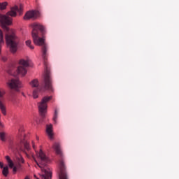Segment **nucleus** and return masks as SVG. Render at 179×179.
<instances>
[{
  "label": "nucleus",
  "instance_id": "f257e3e1",
  "mask_svg": "<svg viewBox=\"0 0 179 179\" xmlns=\"http://www.w3.org/2000/svg\"><path fill=\"white\" fill-rule=\"evenodd\" d=\"M19 12L20 15H22L23 12V6L20 5V8L17 6L12 7L10 10L6 14H0V26L3 29L6 38V43L7 47H8L10 52L15 54L17 51V37L15 34V31L10 29L9 26H12V22L16 16V13Z\"/></svg>",
  "mask_w": 179,
  "mask_h": 179
},
{
  "label": "nucleus",
  "instance_id": "f03ea898",
  "mask_svg": "<svg viewBox=\"0 0 179 179\" xmlns=\"http://www.w3.org/2000/svg\"><path fill=\"white\" fill-rule=\"evenodd\" d=\"M44 34H45V28L44 26L40 24H34L32 31V38L34 44L39 45L41 48L42 57L44 60L45 65V75H44V85L45 88L47 90L52 92V79L51 78V74L48 66H47V57H48V45L45 43V39L44 38Z\"/></svg>",
  "mask_w": 179,
  "mask_h": 179
},
{
  "label": "nucleus",
  "instance_id": "7ed1b4c3",
  "mask_svg": "<svg viewBox=\"0 0 179 179\" xmlns=\"http://www.w3.org/2000/svg\"><path fill=\"white\" fill-rule=\"evenodd\" d=\"M36 156L38 157V162L35 159L37 167H39L41 170V173L40 177L41 179H51L52 177V173L51 169L47 166V163L50 162L48 157L43 152L41 149L38 152H36Z\"/></svg>",
  "mask_w": 179,
  "mask_h": 179
},
{
  "label": "nucleus",
  "instance_id": "20e7f679",
  "mask_svg": "<svg viewBox=\"0 0 179 179\" xmlns=\"http://www.w3.org/2000/svg\"><path fill=\"white\" fill-rule=\"evenodd\" d=\"M53 149L55 151L56 155L59 156V179H68V175L66 174V171L65 170V164L64 163V157L62 155V151H61V145L59 143H55Z\"/></svg>",
  "mask_w": 179,
  "mask_h": 179
},
{
  "label": "nucleus",
  "instance_id": "39448f33",
  "mask_svg": "<svg viewBox=\"0 0 179 179\" xmlns=\"http://www.w3.org/2000/svg\"><path fill=\"white\" fill-rule=\"evenodd\" d=\"M52 99V96H45L42 99L41 102L38 103L39 113L43 118L45 117V113H47V102L50 101Z\"/></svg>",
  "mask_w": 179,
  "mask_h": 179
},
{
  "label": "nucleus",
  "instance_id": "423d86ee",
  "mask_svg": "<svg viewBox=\"0 0 179 179\" xmlns=\"http://www.w3.org/2000/svg\"><path fill=\"white\" fill-rule=\"evenodd\" d=\"M20 66L17 69V73L24 76L27 73V67L29 66V61L21 59L19 62Z\"/></svg>",
  "mask_w": 179,
  "mask_h": 179
},
{
  "label": "nucleus",
  "instance_id": "0eeeda50",
  "mask_svg": "<svg viewBox=\"0 0 179 179\" xmlns=\"http://www.w3.org/2000/svg\"><path fill=\"white\" fill-rule=\"evenodd\" d=\"M7 86L13 90H19L22 87V83L17 78H13L7 82Z\"/></svg>",
  "mask_w": 179,
  "mask_h": 179
},
{
  "label": "nucleus",
  "instance_id": "6e6552de",
  "mask_svg": "<svg viewBox=\"0 0 179 179\" xmlns=\"http://www.w3.org/2000/svg\"><path fill=\"white\" fill-rule=\"evenodd\" d=\"M40 16V12L36 10H31L26 13L24 16V20H29V19H37Z\"/></svg>",
  "mask_w": 179,
  "mask_h": 179
},
{
  "label": "nucleus",
  "instance_id": "1a4fd4ad",
  "mask_svg": "<svg viewBox=\"0 0 179 179\" xmlns=\"http://www.w3.org/2000/svg\"><path fill=\"white\" fill-rule=\"evenodd\" d=\"M6 160H7V163L9 166L10 169H13V171L14 174H16V171H17V169H20L19 166H14L15 164H13V161L10 159V157L9 156H6Z\"/></svg>",
  "mask_w": 179,
  "mask_h": 179
},
{
  "label": "nucleus",
  "instance_id": "9d476101",
  "mask_svg": "<svg viewBox=\"0 0 179 179\" xmlns=\"http://www.w3.org/2000/svg\"><path fill=\"white\" fill-rule=\"evenodd\" d=\"M46 134L49 136L50 139H53L54 133L52 132V124H48L46 126Z\"/></svg>",
  "mask_w": 179,
  "mask_h": 179
},
{
  "label": "nucleus",
  "instance_id": "9b49d317",
  "mask_svg": "<svg viewBox=\"0 0 179 179\" xmlns=\"http://www.w3.org/2000/svg\"><path fill=\"white\" fill-rule=\"evenodd\" d=\"M0 110L3 115H6V106L0 101Z\"/></svg>",
  "mask_w": 179,
  "mask_h": 179
},
{
  "label": "nucleus",
  "instance_id": "f8f14e48",
  "mask_svg": "<svg viewBox=\"0 0 179 179\" xmlns=\"http://www.w3.org/2000/svg\"><path fill=\"white\" fill-rule=\"evenodd\" d=\"M30 85L31 87H38L40 83H38V80L34 79L32 81L30 82Z\"/></svg>",
  "mask_w": 179,
  "mask_h": 179
},
{
  "label": "nucleus",
  "instance_id": "ddd939ff",
  "mask_svg": "<svg viewBox=\"0 0 179 179\" xmlns=\"http://www.w3.org/2000/svg\"><path fill=\"white\" fill-rule=\"evenodd\" d=\"M2 174L4 177H8V174H9V167L8 166L3 168Z\"/></svg>",
  "mask_w": 179,
  "mask_h": 179
},
{
  "label": "nucleus",
  "instance_id": "4468645a",
  "mask_svg": "<svg viewBox=\"0 0 179 179\" xmlns=\"http://www.w3.org/2000/svg\"><path fill=\"white\" fill-rule=\"evenodd\" d=\"M41 89L37 88L36 90H34L33 92V97L34 99H37L38 97V92H40Z\"/></svg>",
  "mask_w": 179,
  "mask_h": 179
},
{
  "label": "nucleus",
  "instance_id": "2eb2a0df",
  "mask_svg": "<svg viewBox=\"0 0 179 179\" xmlns=\"http://www.w3.org/2000/svg\"><path fill=\"white\" fill-rule=\"evenodd\" d=\"M17 160L18 162L17 167H22V164H20V163H24V159H23L22 156H20V157H17Z\"/></svg>",
  "mask_w": 179,
  "mask_h": 179
},
{
  "label": "nucleus",
  "instance_id": "dca6fc26",
  "mask_svg": "<svg viewBox=\"0 0 179 179\" xmlns=\"http://www.w3.org/2000/svg\"><path fill=\"white\" fill-rule=\"evenodd\" d=\"M26 45L29 47L31 50H34V46L31 45V41L28 40L26 42Z\"/></svg>",
  "mask_w": 179,
  "mask_h": 179
},
{
  "label": "nucleus",
  "instance_id": "f3484780",
  "mask_svg": "<svg viewBox=\"0 0 179 179\" xmlns=\"http://www.w3.org/2000/svg\"><path fill=\"white\" fill-rule=\"evenodd\" d=\"M0 139L2 142H5V141H6L5 132H0Z\"/></svg>",
  "mask_w": 179,
  "mask_h": 179
},
{
  "label": "nucleus",
  "instance_id": "a211bd4d",
  "mask_svg": "<svg viewBox=\"0 0 179 179\" xmlns=\"http://www.w3.org/2000/svg\"><path fill=\"white\" fill-rule=\"evenodd\" d=\"M6 6H8V3H0V9L3 10V9H6Z\"/></svg>",
  "mask_w": 179,
  "mask_h": 179
},
{
  "label": "nucleus",
  "instance_id": "6ab92c4d",
  "mask_svg": "<svg viewBox=\"0 0 179 179\" xmlns=\"http://www.w3.org/2000/svg\"><path fill=\"white\" fill-rule=\"evenodd\" d=\"M58 119V110H55V114L53 117V121L54 122H57V120Z\"/></svg>",
  "mask_w": 179,
  "mask_h": 179
},
{
  "label": "nucleus",
  "instance_id": "aec40b11",
  "mask_svg": "<svg viewBox=\"0 0 179 179\" xmlns=\"http://www.w3.org/2000/svg\"><path fill=\"white\" fill-rule=\"evenodd\" d=\"M5 95V90L0 89V97H3Z\"/></svg>",
  "mask_w": 179,
  "mask_h": 179
},
{
  "label": "nucleus",
  "instance_id": "412c9836",
  "mask_svg": "<svg viewBox=\"0 0 179 179\" xmlns=\"http://www.w3.org/2000/svg\"><path fill=\"white\" fill-rule=\"evenodd\" d=\"M24 146L27 150H29L30 149V147H29L28 143H24Z\"/></svg>",
  "mask_w": 179,
  "mask_h": 179
},
{
  "label": "nucleus",
  "instance_id": "4be33fe9",
  "mask_svg": "<svg viewBox=\"0 0 179 179\" xmlns=\"http://www.w3.org/2000/svg\"><path fill=\"white\" fill-rule=\"evenodd\" d=\"M0 59L3 61V62H6L8 61V58H6V57H1Z\"/></svg>",
  "mask_w": 179,
  "mask_h": 179
},
{
  "label": "nucleus",
  "instance_id": "5701e85b",
  "mask_svg": "<svg viewBox=\"0 0 179 179\" xmlns=\"http://www.w3.org/2000/svg\"><path fill=\"white\" fill-rule=\"evenodd\" d=\"M10 148L12 149V150H15V144H13V143H10Z\"/></svg>",
  "mask_w": 179,
  "mask_h": 179
},
{
  "label": "nucleus",
  "instance_id": "b1692460",
  "mask_svg": "<svg viewBox=\"0 0 179 179\" xmlns=\"http://www.w3.org/2000/svg\"><path fill=\"white\" fill-rule=\"evenodd\" d=\"M13 72H15V71H13V70H8V73L9 75H13Z\"/></svg>",
  "mask_w": 179,
  "mask_h": 179
},
{
  "label": "nucleus",
  "instance_id": "393cba45",
  "mask_svg": "<svg viewBox=\"0 0 179 179\" xmlns=\"http://www.w3.org/2000/svg\"><path fill=\"white\" fill-rule=\"evenodd\" d=\"M0 127L1 128H5V124H3V123L0 122Z\"/></svg>",
  "mask_w": 179,
  "mask_h": 179
},
{
  "label": "nucleus",
  "instance_id": "a878e982",
  "mask_svg": "<svg viewBox=\"0 0 179 179\" xmlns=\"http://www.w3.org/2000/svg\"><path fill=\"white\" fill-rule=\"evenodd\" d=\"M0 167H1V169H3V164H2L1 162H0Z\"/></svg>",
  "mask_w": 179,
  "mask_h": 179
},
{
  "label": "nucleus",
  "instance_id": "bb28decb",
  "mask_svg": "<svg viewBox=\"0 0 179 179\" xmlns=\"http://www.w3.org/2000/svg\"><path fill=\"white\" fill-rule=\"evenodd\" d=\"M24 179H30V178H29V176H26Z\"/></svg>",
  "mask_w": 179,
  "mask_h": 179
},
{
  "label": "nucleus",
  "instance_id": "cd10ccee",
  "mask_svg": "<svg viewBox=\"0 0 179 179\" xmlns=\"http://www.w3.org/2000/svg\"><path fill=\"white\" fill-rule=\"evenodd\" d=\"M20 131H23V129H19V132H20Z\"/></svg>",
  "mask_w": 179,
  "mask_h": 179
},
{
  "label": "nucleus",
  "instance_id": "c85d7f7f",
  "mask_svg": "<svg viewBox=\"0 0 179 179\" xmlns=\"http://www.w3.org/2000/svg\"><path fill=\"white\" fill-rule=\"evenodd\" d=\"M33 148H34V149H35L34 144H33Z\"/></svg>",
  "mask_w": 179,
  "mask_h": 179
},
{
  "label": "nucleus",
  "instance_id": "c756f323",
  "mask_svg": "<svg viewBox=\"0 0 179 179\" xmlns=\"http://www.w3.org/2000/svg\"><path fill=\"white\" fill-rule=\"evenodd\" d=\"M36 139L38 140V137H36Z\"/></svg>",
  "mask_w": 179,
  "mask_h": 179
},
{
  "label": "nucleus",
  "instance_id": "7c9ffc66",
  "mask_svg": "<svg viewBox=\"0 0 179 179\" xmlns=\"http://www.w3.org/2000/svg\"><path fill=\"white\" fill-rule=\"evenodd\" d=\"M37 179H39V178H37Z\"/></svg>",
  "mask_w": 179,
  "mask_h": 179
}]
</instances>
